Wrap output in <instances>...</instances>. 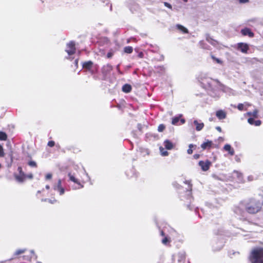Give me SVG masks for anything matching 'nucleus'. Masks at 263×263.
<instances>
[{
    "instance_id": "13",
    "label": "nucleus",
    "mask_w": 263,
    "mask_h": 263,
    "mask_svg": "<svg viewBox=\"0 0 263 263\" xmlns=\"http://www.w3.org/2000/svg\"><path fill=\"white\" fill-rule=\"evenodd\" d=\"M216 116L220 120L223 119L226 117V113L222 110H219L216 111Z\"/></svg>"
},
{
    "instance_id": "1",
    "label": "nucleus",
    "mask_w": 263,
    "mask_h": 263,
    "mask_svg": "<svg viewBox=\"0 0 263 263\" xmlns=\"http://www.w3.org/2000/svg\"><path fill=\"white\" fill-rule=\"evenodd\" d=\"M250 260L251 263H263V248L253 249L250 255Z\"/></svg>"
},
{
    "instance_id": "16",
    "label": "nucleus",
    "mask_w": 263,
    "mask_h": 263,
    "mask_svg": "<svg viewBox=\"0 0 263 263\" xmlns=\"http://www.w3.org/2000/svg\"><path fill=\"white\" fill-rule=\"evenodd\" d=\"M248 122L249 124L251 125H255L256 126H260L261 124V122L260 120L254 121L253 118H249L248 120Z\"/></svg>"
},
{
    "instance_id": "7",
    "label": "nucleus",
    "mask_w": 263,
    "mask_h": 263,
    "mask_svg": "<svg viewBox=\"0 0 263 263\" xmlns=\"http://www.w3.org/2000/svg\"><path fill=\"white\" fill-rule=\"evenodd\" d=\"M112 69V66L110 64H107L102 67L101 72L104 76L106 77L111 72Z\"/></svg>"
},
{
    "instance_id": "41",
    "label": "nucleus",
    "mask_w": 263,
    "mask_h": 263,
    "mask_svg": "<svg viewBox=\"0 0 263 263\" xmlns=\"http://www.w3.org/2000/svg\"><path fill=\"white\" fill-rule=\"evenodd\" d=\"M243 104H245V110L247 109V107L249 106H250V104L249 103L245 102L243 103Z\"/></svg>"
},
{
    "instance_id": "20",
    "label": "nucleus",
    "mask_w": 263,
    "mask_h": 263,
    "mask_svg": "<svg viewBox=\"0 0 263 263\" xmlns=\"http://www.w3.org/2000/svg\"><path fill=\"white\" fill-rule=\"evenodd\" d=\"M180 118H181L180 115L177 117H175L173 118L172 120V124L174 125H177L179 122Z\"/></svg>"
},
{
    "instance_id": "26",
    "label": "nucleus",
    "mask_w": 263,
    "mask_h": 263,
    "mask_svg": "<svg viewBox=\"0 0 263 263\" xmlns=\"http://www.w3.org/2000/svg\"><path fill=\"white\" fill-rule=\"evenodd\" d=\"M26 251V249H19V250H16L14 254V256H17V255H19L20 254H23L25 252V251Z\"/></svg>"
},
{
    "instance_id": "35",
    "label": "nucleus",
    "mask_w": 263,
    "mask_h": 263,
    "mask_svg": "<svg viewBox=\"0 0 263 263\" xmlns=\"http://www.w3.org/2000/svg\"><path fill=\"white\" fill-rule=\"evenodd\" d=\"M114 55V53L112 52H108L107 54V58L109 59L111 58Z\"/></svg>"
},
{
    "instance_id": "11",
    "label": "nucleus",
    "mask_w": 263,
    "mask_h": 263,
    "mask_svg": "<svg viewBox=\"0 0 263 263\" xmlns=\"http://www.w3.org/2000/svg\"><path fill=\"white\" fill-rule=\"evenodd\" d=\"M165 148L167 149L170 150L174 148L175 145L169 140H165L163 142Z\"/></svg>"
},
{
    "instance_id": "3",
    "label": "nucleus",
    "mask_w": 263,
    "mask_h": 263,
    "mask_svg": "<svg viewBox=\"0 0 263 263\" xmlns=\"http://www.w3.org/2000/svg\"><path fill=\"white\" fill-rule=\"evenodd\" d=\"M261 208L259 203H251L247 206V211L251 214H254L258 212Z\"/></svg>"
},
{
    "instance_id": "19",
    "label": "nucleus",
    "mask_w": 263,
    "mask_h": 263,
    "mask_svg": "<svg viewBox=\"0 0 263 263\" xmlns=\"http://www.w3.org/2000/svg\"><path fill=\"white\" fill-rule=\"evenodd\" d=\"M212 141H209V140H207L206 141L204 142V143H203L201 146V147L203 149H205L206 148H209L211 147V145H212Z\"/></svg>"
},
{
    "instance_id": "34",
    "label": "nucleus",
    "mask_w": 263,
    "mask_h": 263,
    "mask_svg": "<svg viewBox=\"0 0 263 263\" xmlns=\"http://www.w3.org/2000/svg\"><path fill=\"white\" fill-rule=\"evenodd\" d=\"M200 46L201 48H204V49H208V47L205 45L203 41H201L199 43Z\"/></svg>"
},
{
    "instance_id": "44",
    "label": "nucleus",
    "mask_w": 263,
    "mask_h": 263,
    "mask_svg": "<svg viewBox=\"0 0 263 263\" xmlns=\"http://www.w3.org/2000/svg\"><path fill=\"white\" fill-rule=\"evenodd\" d=\"M199 157H200V155H198V154H196V155H194V158H195V159H198V158H199Z\"/></svg>"
},
{
    "instance_id": "23",
    "label": "nucleus",
    "mask_w": 263,
    "mask_h": 263,
    "mask_svg": "<svg viewBox=\"0 0 263 263\" xmlns=\"http://www.w3.org/2000/svg\"><path fill=\"white\" fill-rule=\"evenodd\" d=\"M124 52L129 54L133 52V48L132 46H126L124 48Z\"/></svg>"
},
{
    "instance_id": "45",
    "label": "nucleus",
    "mask_w": 263,
    "mask_h": 263,
    "mask_svg": "<svg viewBox=\"0 0 263 263\" xmlns=\"http://www.w3.org/2000/svg\"><path fill=\"white\" fill-rule=\"evenodd\" d=\"M160 235L162 236H163L164 237L165 236V233L164 232H163V231L161 230L160 231Z\"/></svg>"
},
{
    "instance_id": "17",
    "label": "nucleus",
    "mask_w": 263,
    "mask_h": 263,
    "mask_svg": "<svg viewBox=\"0 0 263 263\" xmlns=\"http://www.w3.org/2000/svg\"><path fill=\"white\" fill-rule=\"evenodd\" d=\"M223 148L225 151L228 152L231 155L233 156L234 154V150L230 144H226Z\"/></svg>"
},
{
    "instance_id": "12",
    "label": "nucleus",
    "mask_w": 263,
    "mask_h": 263,
    "mask_svg": "<svg viewBox=\"0 0 263 263\" xmlns=\"http://www.w3.org/2000/svg\"><path fill=\"white\" fill-rule=\"evenodd\" d=\"M93 62L91 61H88L83 63L82 66L83 68L88 70H90L92 67Z\"/></svg>"
},
{
    "instance_id": "18",
    "label": "nucleus",
    "mask_w": 263,
    "mask_h": 263,
    "mask_svg": "<svg viewBox=\"0 0 263 263\" xmlns=\"http://www.w3.org/2000/svg\"><path fill=\"white\" fill-rule=\"evenodd\" d=\"M132 87L130 84H124L122 88V90L125 93H128L131 91Z\"/></svg>"
},
{
    "instance_id": "50",
    "label": "nucleus",
    "mask_w": 263,
    "mask_h": 263,
    "mask_svg": "<svg viewBox=\"0 0 263 263\" xmlns=\"http://www.w3.org/2000/svg\"><path fill=\"white\" fill-rule=\"evenodd\" d=\"M181 121H182V124L184 123V122H185L184 120V119H182V120H181Z\"/></svg>"
},
{
    "instance_id": "33",
    "label": "nucleus",
    "mask_w": 263,
    "mask_h": 263,
    "mask_svg": "<svg viewBox=\"0 0 263 263\" xmlns=\"http://www.w3.org/2000/svg\"><path fill=\"white\" fill-rule=\"evenodd\" d=\"M193 147V144H190L189 145V148L187 149V153L189 154H191L192 153H193V151H192V147Z\"/></svg>"
},
{
    "instance_id": "49",
    "label": "nucleus",
    "mask_w": 263,
    "mask_h": 263,
    "mask_svg": "<svg viewBox=\"0 0 263 263\" xmlns=\"http://www.w3.org/2000/svg\"><path fill=\"white\" fill-rule=\"evenodd\" d=\"M46 188L47 189H49V188H50L49 185H46Z\"/></svg>"
},
{
    "instance_id": "42",
    "label": "nucleus",
    "mask_w": 263,
    "mask_h": 263,
    "mask_svg": "<svg viewBox=\"0 0 263 263\" xmlns=\"http://www.w3.org/2000/svg\"><path fill=\"white\" fill-rule=\"evenodd\" d=\"M212 58L215 60L218 63H221V61L219 59L214 58L213 57H212Z\"/></svg>"
},
{
    "instance_id": "36",
    "label": "nucleus",
    "mask_w": 263,
    "mask_h": 263,
    "mask_svg": "<svg viewBox=\"0 0 263 263\" xmlns=\"http://www.w3.org/2000/svg\"><path fill=\"white\" fill-rule=\"evenodd\" d=\"M182 33H187L188 32L187 29L182 26Z\"/></svg>"
},
{
    "instance_id": "4",
    "label": "nucleus",
    "mask_w": 263,
    "mask_h": 263,
    "mask_svg": "<svg viewBox=\"0 0 263 263\" xmlns=\"http://www.w3.org/2000/svg\"><path fill=\"white\" fill-rule=\"evenodd\" d=\"M68 176L69 177V179L70 181L74 182L76 186L74 187V189L77 190V189H80L84 187L83 184L84 183V181L80 180V179L76 178L74 175H72L71 174L69 173L68 174Z\"/></svg>"
},
{
    "instance_id": "25",
    "label": "nucleus",
    "mask_w": 263,
    "mask_h": 263,
    "mask_svg": "<svg viewBox=\"0 0 263 263\" xmlns=\"http://www.w3.org/2000/svg\"><path fill=\"white\" fill-rule=\"evenodd\" d=\"M171 242L170 239L167 236H165L162 240V243L164 245H167Z\"/></svg>"
},
{
    "instance_id": "24",
    "label": "nucleus",
    "mask_w": 263,
    "mask_h": 263,
    "mask_svg": "<svg viewBox=\"0 0 263 263\" xmlns=\"http://www.w3.org/2000/svg\"><path fill=\"white\" fill-rule=\"evenodd\" d=\"M159 149H160V152L161 153V155L162 156H167L168 155V153L167 152V151H166L165 149L164 148H163L162 147H160Z\"/></svg>"
},
{
    "instance_id": "15",
    "label": "nucleus",
    "mask_w": 263,
    "mask_h": 263,
    "mask_svg": "<svg viewBox=\"0 0 263 263\" xmlns=\"http://www.w3.org/2000/svg\"><path fill=\"white\" fill-rule=\"evenodd\" d=\"M194 124L195 125L196 129L197 131L201 130L203 128V127L204 126L203 123H202V122H199L197 120H195L194 121Z\"/></svg>"
},
{
    "instance_id": "53",
    "label": "nucleus",
    "mask_w": 263,
    "mask_h": 263,
    "mask_svg": "<svg viewBox=\"0 0 263 263\" xmlns=\"http://www.w3.org/2000/svg\"><path fill=\"white\" fill-rule=\"evenodd\" d=\"M2 167V165L0 164V168Z\"/></svg>"
},
{
    "instance_id": "9",
    "label": "nucleus",
    "mask_w": 263,
    "mask_h": 263,
    "mask_svg": "<svg viewBox=\"0 0 263 263\" xmlns=\"http://www.w3.org/2000/svg\"><path fill=\"white\" fill-rule=\"evenodd\" d=\"M184 184L185 187H183V188H185L186 190V195L188 197H191L192 195L191 191L192 189V185L190 181H185L184 182Z\"/></svg>"
},
{
    "instance_id": "5",
    "label": "nucleus",
    "mask_w": 263,
    "mask_h": 263,
    "mask_svg": "<svg viewBox=\"0 0 263 263\" xmlns=\"http://www.w3.org/2000/svg\"><path fill=\"white\" fill-rule=\"evenodd\" d=\"M66 51L69 55H73L76 53V48L74 42L70 41L67 44V49Z\"/></svg>"
},
{
    "instance_id": "39",
    "label": "nucleus",
    "mask_w": 263,
    "mask_h": 263,
    "mask_svg": "<svg viewBox=\"0 0 263 263\" xmlns=\"http://www.w3.org/2000/svg\"><path fill=\"white\" fill-rule=\"evenodd\" d=\"M234 175H236L238 178H240L241 176V174L238 172H234Z\"/></svg>"
},
{
    "instance_id": "2",
    "label": "nucleus",
    "mask_w": 263,
    "mask_h": 263,
    "mask_svg": "<svg viewBox=\"0 0 263 263\" xmlns=\"http://www.w3.org/2000/svg\"><path fill=\"white\" fill-rule=\"evenodd\" d=\"M17 171L18 173H14V177L16 181L19 183L24 182L26 179H32L33 178V175L32 173L26 174L23 171V168L21 166L17 167Z\"/></svg>"
},
{
    "instance_id": "6",
    "label": "nucleus",
    "mask_w": 263,
    "mask_h": 263,
    "mask_svg": "<svg viewBox=\"0 0 263 263\" xmlns=\"http://www.w3.org/2000/svg\"><path fill=\"white\" fill-rule=\"evenodd\" d=\"M53 189L58 191L60 195H62L65 193V189L62 186V181L59 179L57 184L53 185Z\"/></svg>"
},
{
    "instance_id": "14",
    "label": "nucleus",
    "mask_w": 263,
    "mask_h": 263,
    "mask_svg": "<svg viewBox=\"0 0 263 263\" xmlns=\"http://www.w3.org/2000/svg\"><path fill=\"white\" fill-rule=\"evenodd\" d=\"M242 34L244 35H248L250 37H253L254 34L251 32V30L249 28H245L241 31Z\"/></svg>"
},
{
    "instance_id": "46",
    "label": "nucleus",
    "mask_w": 263,
    "mask_h": 263,
    "mask_svg": "<svg viewBox=\"0 0 263 263\" xmlns=\"http://www.w3.org/2000/svg\"><path fill=\"white\" fill-rule=\"evenodd\" d=\"M216 129L218 131H219V132H221V127H219V126H217V127H216Z\"/></svg>"
},
{
    "instance_id": "27",
    "label": "nucleus",
    "mask_w": 263,
    "mask_h": 263,
    "mask_svg": "<svg viewBox=\"0 0 263 263\" xmlns=\"http://www.w3.org/2000/svg\"><path fill=\"white\" fill-rule=\"evenodd\" d=\"M166 128V126L163 124H160L158 127V131L159 132H163Z\"/></svg>"
},
{
    "instance_id": "47",
    "label": "nucleus",
    "mask_w": 263,
    "mask_h": 263,
    "mask_svg": "<svg viewBox=\"0 0 263 263\" xmlns=\"http://www.w3.org/2000/svg\"><path fill=\"white\" fill-rule=\"evenodd\" d=\"M176 27H177V28H178L179 30H181V25H180V24H178V25H177Z\"/></svg>"
},
{
    "instance_id": "37",
    "label": "nucleus",
    "mask_w": 263,
    "mask_h": 263,
    "mask_svg": "<svg viewBox=\"0 0 263 263\" xmlns=\"http://www.w3.org/2000/svg\"><path fill=\"white\" fill-rule=\"evenodd\" d=\"M164 5L165 6L167 7V8H168L170 9H172V6L170 4H169L167 2H164Z\"/></svg>"
},
{
    "instance_id": "8",
    "label": "nucleus",
    "mask_w": 263,
    "mask_h": 263,
    "mask_svg": "<svg viewBox=\"0 0 263 263\" xmlns=\"http://www.w3.org/2000/svg\"><path fill=\"white\" fill-rule=\"evenodd\" d=\"M199 165L201 167L202 171H206L209 169L211 162L209 160H206L205 161H200L199 162Z\"/></svg>"
},
{
    "instance_id": "38",
    "label": "nucleus",
    "mask_w": 263,
    "mask_h": 263,
    "mask_svg": "<svg viewBox=\"0 0 263 263\" xmlns=\"http://www.w3.org/2000/svg\"><path fill=\"white\" fill-rule=\"evenodd\" d=\"M206 40L209 43L214 45V41L212 39L207 37Z\"/></svg>"
},
{
    "instance_id": "10",
    "label": "nucleus",
    "mask_w": 263,
    "mask_h": 263,
    "mask_svg": "<svg viewBox=\"0 0 263 263\" xmlns=\"http://www.w3.org/2000/svg\"><path fill=\"white\" fill-rule=\"evenodd\" d=\"M237 48L242 52L246 53L249 50V46L246 43H239L237 45Z\"/></svg>"
},
{
    "instance_id": "48",
    "label": "nucleus",
    "mask_w": 263,
    "mask_h": 263,
    "mask_svg": "<svg viewBox=\"0 0 263 263\" xmlns=\"http://www.w3.org/2000/svg\"><path fill=\"white\" fill-rule=\"evenodd\" d=\"M119 66H117V68H118V69H119ZM118 72H119V73H120V74H122V72H121V71H120V70L119 69H118Z\"/></svg>"
},
{
    "instance_id": "43",
    "label": "nucleus",
    "mask_w": 263,
    "mask_h": 263,
    "mask_svg": "<svg viewBox=\"0 0 263 263\" xmlns=\"http://www.w3.org/2000/svg\"><path fill=\"white\" fill-rule=\"evenodd\" d=\"M138 57L140 58H142L143 57V52H140L139 54H138Z\"/></svg>"
},
{
    "instance_id": "32",
    "label": "nucleus",
    "mask_w": 263,
    "mask_h": 263,
    "mask_svg": "<svg viewBox=\"0 0 263 263\" xmlns=\"http://www.w3.org/2000/svg\"><path fill=\"white\" fill-rule=\"evenodd\" d=\"M52 177V174H51V173H48V174H47L46 175V176H45V179H46V180H50V179H51Z\"/></svg>"
},
{
    "instance_id": "51",
    "label": "nucleus",
    "mask_w": 263,
    "mask_h": 263,
    "mask_svg": "<svg viewBox=\"0 0 263 263\" xmlns=\"http://www.w3.org/2000/svg\"><path fill=\"white\" fill-rule=\"evenodd\" d=\"M78 60H76V64H78Z\"/></svg>"
},
{
    "instance_id": "31",
    "label": "nucleus",
    "mask_w": 263,
    "mask_h": 263,
    "mask_svg": "<svg viewBox=\"0 0 263 263\" xmlns=\"http://www.w3.org/2000/svg\"><path fill=\"white\" fill-rule=\"evenodd\" d=\"M55 145V142L54 141H49L48 142V144H47V145L49 147H53Z\"/></svg>"
},
{
    "instance_id": "21",
    "label": "nucleus",
    "mask_w": 263,
    "mask_h": 263,
    "mask_svg": "<svg viewBox=\"0 0 263 263\" xmlns=\"http://www.w3.org/2000/svg\"><path fill=\"white\" fill-rule=\"evenodd\" d=\"M258 110L255 109L253 112H247L246 114V115L249 116H253L254 118H257L258 117Z\"/></svg>"
},
{
    "instance_id": "40",
    "label": "nucleus",
    "mask_w": 263,
    "mask_h": 263,
    "mask_svg": "<svg viewBox=\"0 0 263 263\" xmlns=\"http://www.w3.org/2000/svg\"><path fill=\"white\" fill-rule=\"evenodd\" d=\"M240 3L245 4L249 2V0H239Z\"/></svg>"
},
{
    "instance_id": "22",
    "label": "nucleus",
    "mask_w": 263,
    "mask_h": 263,
    "mask_svg": "<svg viewBox=\"0 0 263 263\" xmlns=\"http://www.w3.org/2000/svg\"><path fill=\"white\" fill-rule=\"evenodd\" d=\"M7 138L8 136L6 133L4 132H0V140L6 141Z\"/></svg>"
},
{
    "instance_id": "28",
    "label": "nucleus",
    "mask_w": 263,
    "mask_h": 263,
    "mask_svg": "<svg viewBox=\"0 0 263 263\" xmlns=\"http://www.w3.org/2000/svg\"><path fill=\"white\" fill-rule=\"evenodd\" d=\"M28 165L32 167H37V164L34 161H29L28 163Z\"/></svg>"
},
{
    "instance_id": "30",
    "label": "nucleus",
    "mask_w": 263,
    "mask_h": 263,
    "mask_svg": "<svg viewBox=\"0 0 263 263\" xmlns=\"http://www.w3.org/2000/svg\"><path fill=\"white\" fill-rule=\"evenodd\" d=\"M5 156V153L2 145H0V157H4Z\"/></svg>"
},
{
    "instance_id": "29",
    "label": "nucleus",
    "mask_w": 263,
    "mask_h": 263,
    "mask_svg": "<svg viewBox=\"0 0 263 263\" xmlns=\"http://www.w3.org/2000/svg\"><path fill=\"white\" fill-rule=\"evenodd\" d=\"M237 108L240 111L245 109V104L239 103L237 106Z\"/></svg>"
},
{
    "instance_id": "52",
    "label": "nucleus",
    "mask_w": 263,
    "mask_h": 263,
    "mask_svg": "<svg viewBox=\"0 0 263 263\" xmlns=\"http://www.w3.org/2000/svg\"><path fill=\"white\" fill-rule=\"evenodd\" d=\"M184 2H186L187 0H183Z\"/></svg>"
}]
</instances>
